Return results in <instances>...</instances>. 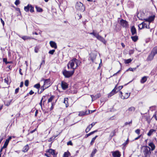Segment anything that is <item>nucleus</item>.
Masks as SVG:
<instances>
[{
    "label": "nucleus",
    "instance_id": "f257e3e1",
    "mask_svg": "<svg viewBox=\"0 0 157 157\" xmlns=\"http://www.w3.org/2000/svg\"><path fill=\"white\" fill-rule=\"evenodd\" d=\"M81 62L76 59L74 58L70 60L68 63L67 66L68 69H72L74 70L80 65Z\"/></svg>",
    "mask_w": 157,
    "mask_h": 157
},
{
    "label": "nucleus",
    "instance_id": "f03ea898",
    "mask_svg": "<svg viewBox=\"0 0 157 157\" xmlns=\"http://www.w3.org/2000/svg\"><path fill=\"white\" fill-rule=\"evenodd\" d=\"M75 8L77 10L81 12H83L85 10L84 6L80 2H77L75 5Z\"/></svg>",
    "mask_w": 157,
    "mask_h": 157
},
{
    "label": "nucleus",
    "instance_id": "7ed1b4c3",
    "mask_svg": "<svg viewBox=\"0 0 157 157\" xmlns=\"http://www.w3.org/2000/svg\"><path fill=\"white\" fill-rule=\"evenodd\" d=\"M142 150H143L144 157H149L151 154L150 147L147 146H144L142 148Z\"/></svg>",
    "mask_w": 157,
    "mask_h": 157
},
{
    "label": "nucleus",
    "instance_id": "20e7f679",
    "mask_svg": "<svg viewBox=\"0 0 157 157\" xmlns=\"http://www.w3.org/2000/svg\"><path fill=\"white\" fill-rule=\"evenodd\" d=\"M74 70H72L71 71H67L66 70H64L63 71V74L65 78H68L71 76L74 73Z\"/></svg>",
    "mask_w": 157,
    "mask_h": 157
},
{
    "label": "nucleus",
    "instance_id": "39448f33",
    "mask_svg": "<svg viewBox=\"0 0 157 157\" xmlns=\"http://www.w3.org/2000/svg\"><path fill=\"white\" fill-rule=\"evenodd\" d=\"M43 80L44 81V84L43 86L45 88V89L48 88L50 86L49 79H44Z\"/></svg>",
    "mask_w": 157,
    "mask_h": 157
},
{
    "label": "nucleus",
    "instance_id": "423d86ee",
    "mask_svg": "<svg viewBox=\"0 0 157 157\" xmlns=\"http://www.w3.org/2000/svg\"><path fill=\"white\" fill-rule=\"evenodd\" d=\"M120 24L123 27L126 28L128 27V22L123 19H122L120 21Z\"/></svg>",
    "mask_w": 157,
    "mask_h": 157
},
{
    "label": "nucleus",
    "instance_id": "0eeeda50",
    "mask_svg": "<svg viewBox=\"0 0 157 157\" xmlns=\"http://www.w3.org/2000/svg\"><path fill=\"white\" fill-rule=\"evenodd\" d=\"M117 85L115 86L114 88L110 92L108 95V97H111L112 95H114L116 93L118 92L117 90Z\"/></svg>",
    "mask_w": 157,
    "mask_h": 157
},
{
    "label": "nucleus",
    "instance_id": "6e6552de",
    "mask_svg": "<svg viewBox=\"0 0 157 157\" xmlns=\"http://www.w3.org/2000/svg\"><path fill=\"white\" fill-rule=\"evenodd\" d=\"M155 17V16H151L148 18L144 19V20L145 21L147 22V23H148V24L150 25V23L154 20Z\"/></svg>",
    "mask_w": 157,
    "mask_h": 157
},
{
    "label": "nucleus",
    "instance_id": "1a4fd4ad",
    "mask_svg": "<svg viewBox=\"0 0 157 157\" xmlns=\"http://www.w3.org/2000/svg\"><path fill=\"white\" fill-rule=\"evenodd\" d=\"M96 37L97 38L98 40L99 41L102 42L104 44H105L106 43V41L103 37H102L101 36H100L99 34V33H98Z\"/></svg>",
    "mask_w": 157,
    "mask_h": 157
},
{
    "label": "nucleus",
    "instance_id": "9d476101",
    "mask_svg": "<svg viewBox=\"0 0 157 157\" xmlns=\"http://www.w3.org/2000/svg\"><path fill=\"white\" fill-rule=\"evenodd\" d=\"M155 56V55L151 52V53L147 58V61H151L153 59Z\"/></svg>",
    "mask_w": 157,
    "mask_h": 157
},
{
    "label": "nucleus",
    "instance_id": "9b49d317",
    "mask_svg": "<svg viewBox=\"0 0 157 157\" xmlns=\"http://www.w3.org/2000/svg\"><path fill=\"white\" fill-rule=\"evenodd\" d=\"M112 153L113 157H120L121 156V153L118 151H112Z\"/></svg>",
    "mask_w": 157,
    "mask_h": 157
},
{
    "label": "nucleus",
    "instance_id": "f8f14e48",
    "mask_svg": "<svg viewBox=\"0 0 157 157\" xmlns=\"http://www.w3.org/2000/svg\"><path fill=\"white\" fill-rule=\"evenodd\" d=\"M61 86L63 89L64 90L66 89L68 87L67 83L64 81L62 82Z\"/></svg>",
    "mask_w": 157,
    "mask_h": 157
},
{
    "label": "nucleus",
    "instance_id": "ddd939ff",
    "mask_svg": "<svg viewBox=\"0 0 157 157\" xmlns=\"http://www.w3.org/2000/svg\"><path fill=\"white\" fill-rule=\"evenodd\" d=\"M101 96L100 94H98L94 96L93 95H91L90 96L92 98V101H93V100H95L98 98H100Z\"/></svg>",
    "mask_w": 157,
    "mask_h": 157
},
{
    "label": "nucleus",
    "instance_id": "4468645a",
    "mask_svg": "<svg viewBox=\"0 0 157 157\" xmlns=\"http://www.w3.org/2000/svg\"><path fill=\"white\" fill-rule=\"evenodd\" d=\"M50 46L53 48L56 49L57 48V46L56 43L53 41H50L49 43Z\"/></svg>",
    "mask_w": 157,
    "mask_h": 157
},
{
    "label": "nucleus",
    "instance_id": "2eb2a0df",
    "mask_svg": "<svg viewBox=\"0 0 157 157\" xmlns=\"http://www.w3.org/2000/svg\"><path fill=\"white\" fill-rule=\"evenodd\" d=\"M130 93H126L124 96H123L122 95L121 96V98L123 99H127L130 96Z\"/></svg>",
    "mask_w": 157,
    "mask_h": 157
},
{
    "label": "nucleus",
    "instance_id": "dca6fc26",
    "mask_svg": "<svg viewBox=\"0 0 157 157\" xmlns=\"http://www.w3.org/2000/svg\"><path fill=\"white\" fill-rule=\"evenodd\" d=\"M143 26L144 28H146L147 29H149L150 28L149 25L148 24V23H147L146 21H145L144 22H143L142 23Z\"/></svg>",
    "mask_w": 157,
    "mask_h": 157
},
{
    "label": "nucleus",
    "instance_id": "f3484780",
    "mask_svg": "<svg viewBox=\"0 0 157 157\" xmlns=\"http://www.w3.org/2000/svg\"><path fill=\"white\" fill-rule=\"evenodd\" d=\"M131 32L132 35H134L136 34V31L134 26H132L131 28Z\"/></svg>",
    "mask_w": 157,
    "mask_h": 157
},
{
    "label": "nucleus",
    "instance_id": "a211bd4d",
    "mask_svg": "<svg viewBox=\"0 0 157 157\" xmlns=\"http://www.w3.org/2000/svg\"><path fill=\"white\" fill-rule=\"evenodd\" d=\"M90 110L86 111L85 112H81L79 113L78 115L79 116H82L86 115L90 113Z\"/></svg>",
    "mask_w": 157,
    "mask_h": 157
},
{
    "label": "nucleus",
    "instance_id": "6ab92c4d",
    "mask_svg": "<svg viewBox=\"0 0 157 157\" xmlns=\"http://www.w3.org/2000/svg\"><path fill=\"white\" fill-rule=\"evenodd\" d=\"M48 152L51 154L52 155H53V156H56V155L55 153V150L53 149H50L48 150Z\"/></svg>",
    "mask_w": 157,
    "mask_h": 157
},
{
    "label": "nucleus",
    "instance_id": "aec40b11",
    "mask_svg": "<svg viewBox=\"0 0 157 157\" xmlns=\"http://www.w3.org/2000/svg\"><path fill=\"white\" fill-rule=\"evenodd\" d=\"M149 146H150L151 147V151L154 150L155 148V146L153 142H151L148 144Z\"/></svg>",
    "mask_w": 157,
    "mask_h": 157
},
{
    "label": "nucleus",
    "instance_id": "412c9836",
    "mask_svg": "<svg viewBox=\"0 0 157 157\" xmlns=\"http://www.w3.org/2000/svg\"><path fill=\"white\" fill-rule=\"evenodd\" d=\"M147 80V77L146 76H144L142 77L140 80V82L141 83H144Z\"/></svg>",
    "mask_w": 157,
    "mask_h": 157
},
{
    "label": "nucleus",
    "instance_id": "4be33fe9",
    "mask_svg": "<svg viewBox=\"0 0 157 157\" xmlns=\"http://www.w3.org/2000/svg\"><path fill=\"white\" fill-rule=\"evenodd\" d=\"M20 37L24 40H30L31 39V38L30 37L27 36H20Z\"/></svg>",
    "mask_w": 157,
    "mask_h": 157
},
{
    "label": "nucleus",
    "instance_id": "5701e85b",
    "mask_svg": "<svg viewBox=\"0 0 157 157\" xmlns=\"http://www.w3.org/2000/svg\"><path fill=\"white\" fill-rule=\"evenodd\" d=\"M151 52L155 55L157 54V46L154 47Z\"/></svg>",
    "mask_w": 157,
    "mask_h": 157
},
{
    "label": "nucleus",
    "instance_id": "b1692460",
    "mask_svg": "<svg viewBox=\"0 0 157 157\" xmlns=\"http://www.w3.org/2000/svg\"><path fill=\"white\" fill-rule=\"evenodd\" d=\"M68 99L67 98H65L63 102V103L65 104L66 107H67L69 105V104L68 103Z\"/></svg>",
    "mask_w": 157,
    "mask_h": 157
},
{
    "label": "nucleus",
    "instance_id": "393cba45",
    "mask_svg": "<svg viewBox=\"0 0 157 157\" xmlns=\"http://www.w3.org/2000/svg\"><path fill=\"white\" fill-rule=\"evenodd\" d=\"M155 132V130L153 129H151L148 133L147 135L148 136H151L153 133V132Z\"/></svg>",
    "mask_w": 157,
    "mask_h": 157
},
{
    "label": "nucleus",
    "instance_id": "a878e982",
    "mask_svg": "<svg viewBox=\"0 0 157 157\" xmlns=\"http://www.w3.org/2000/svg\"><path fill=\"white\" fill-rule=\"evenodd\" d=\"M30 4H28L27 6L24 7V10L26 12L29 11Z\"/></svg>",
    "mask_w": 157,
    "mask_h": 157
},
{
    "label": "nucleus",
    "instance_id": "bb28decb",
    "mask_svg": "<svg viewBox=\"0 0 157 157\" xmlns=\"http://www.w3.org/2000/svg\"><path fill=\"white\" fill-rule=\"evenodd\" d=\"M29 149V147L28 145H25L23 148V151L25 152H27Z\"/></svg>",
    "mask_w": 157,
    "mask_h": 157
},
{
    "label": "nucleus",
    "instance_id": "cd10ccee",
    "mask_svg": "<svg viewBox=\"0 0 157 157\" xmlns=\"http://www.w3.org/2000/svg\"><path fill=\"white\" fill-rule=\"evenodd\" d=\"M97 132V130H95V131H94L93 132H90V133L88 134H86V135L85 136L86 138L87 137L89 136L94 134L95 132Z\"/></svg>",
    "mask_w": 157,
    "mask_h": 157
},
{
    "label": "nucleus",
    "instance_id": "c85d7f7f",
    "mask_svg": "<svg viewBox=\"0 0 157 157\" xmlns=\"http://www.w3.org/2000/svg\"><path fill=\"white\" fill-rule=\"evenodd\" d=\"M97 152V150L96 149H94L91 154L90 157H93Z\"/></svg>",
    "mask_w": 157,
    "mask_h": 157
},
{
    "label": "nucleus",
    "instance_id": "c756f323",
    "mask_svg": "<svg viewBox=\"0 0 157 157\" xmlns=\"http://www.w3.org/2000/svg\"><path fill=\"white\" fill-rule=\"evenodd\" d=\"M131 38L134 42H136L138 40V37L136 36H132Z\"/></svg>",
    "mask_w": 157,
    "mask_h": 157
},
{
    "label": "nucleus",
    "instance_id": "7c9ffc66",
    "mask_svg": "<svg viewBox=\"0 0 157 157\" xmlns=\"http://www.w3.org/2000/svg\"><path fill=\"white\" fill-rule=\"evenodd\" d=\"M98 136H96L94 137L92 139V140L90 143V145H93V143H94V141L98 137Z\"/></svg>",
    "mask_w": 157,
    "mask_h": 157
},
{
    "label": "nucleus",
    "instance_id": "2f4dec72",
    "mask_svg": "<svg viewBox=\"0 0 157 157\" xmlns=\"http://www.w3.org/2000/svg\"><path fill=\"white\" fill-rule=\"evenodd\" d=\"M135 109V108L133 106H132L129 108L128 109V111L129 112H132L133 111H134Z\"/></svg>",
    "mask_w": 157,
    "mask_h": 157
},
{
    "label": "nucleus",
    "instance_id": "473e14b6",
    "mask_svg": "<svg viewBox=\"0 0 157 157\" xmlns=\"http://www.w3.org/2000/svg\"><path fill=\"white\" fill-rule=\"evenodd\" d=\"M70 155V153L69 152H64L63 157H68Z\"/></svg>",
    "mask_w": 157,
    "mask_h": 157
},
{
    "label": "nucleus",
    "instance_id": "72a5a7b5",
    "mask_svg": "<svg viewBox=\"0 0 157 157\" xmlns=\"http://www.w3.org/2000/svg\"><path fill=\"white\" fill-rule=\"evenodd\" d=\"M9 142L8 141V140H6L5 142L4 145L3 146V148H6V147L8 145Z\"/></svg>",
    "mask_w": 157,
    "mask_h": 157
},
{
    "label": "nucleus",
    "instance_id": "f704fd0d",
    "mask_svg": "<svg viewBox=\"0 0 157 157\" xmlns=\"http://www.w3.org/2000/svg\"><path fill=\"white\" fill-rule=\"evenodd\" d=\"M36 8L37 11L38 12H41L43 11L42 9L39 7L36 6Z\"/></svg>",
    "mask_w": 157,
    "mask_h": 157
},
{
    "label": "nucleus",
    "instance_id": "c9c22d12",
    "mask_svg": "<svg viewBox=\"0 0 157 157\" xmlns=\"http://www.w3.org/2000/svg\"><path fill=\"white\" fill-rule=\"evenodd\" d=\"M132 60V59H127L124 60V63H125L128 64L130 63Z\"/></svg>",
    "mask_w": 157,
    "mask_h": 157
},
{
    "label": "nucleus",
    "instance_id": "e433bc0d",
    "mask_svg": "<svg viewBox=\"0 0 157 157\" xmlns=\"http://www.w3.org/2000/svg\"><path fill=\"white\" fill-rule=\"evenodd\" d=\"M40 89L41 90L40 91H39V90H38V93L39 94H40L42 93L45 89V88L42 86L41 87Z\"/></svg>",
    "mask_w": 157,
    "mask_h": 157
},
{
    "label": "nucleus",
    "instance_id": "4c0bfd02",
    "mask_svg": "<svg viewBox=\"0 0 157 157\" xmlns=\"http://www.w3.org/2000/svg\"><path fill=\"white\" fill-rule=\"evenodd\" d=\"M89 34L91 35H93L95 37L98 34V33H95L94 32V31L93 30V32L89 33Z\"/></svg>",
    "mask_w": 157,
    "mask_h": 157
},
{
    "label": "nucleus",
    "instance_id": "58836bf2",
    "mask_svg": "<svg viewBox=\"0 0 157 157\" xmlns=\"http://www.w3.org/2000/svg\"><path fill=\"white\" fill-rule=\"evenodd\" d=\"M54 98V96H51L50 98L48 99V103H49V102H52V100Z\"/></svg>",
    "mask_w": 157,
    "mask_h": 157
},
{
    "label": "nucleus",
    "instance_id": "ea45409f",
    "mask_svg": "<svg viewBox=\"0 0 157 157\" xmlns=\"http://www.w3.org/2000/svg\"><path fill=\"white\" fill-rule=\"evenodd\" d=\"M34 87L35 88H36V89H38L40 87V85L39 83H37V84L35 85L34 86Z\"/></svg>",
    "mask_w": 157,
    "mask_h": 157
},
{
    "label": "nucleus",
    "instance_id": "a19ab883",
    "mask_svg": "<svg viewBox=\"0 0 157 157\" xmlns=\"http://www.w3.org/2000/svg\"><path fill=\"white\" fill-rule=\"evenodd\" d=\"M29 11L31 13L33 12L34 11V8L31 5L30 6Z\"/></svg>",
    "mask_w": 157,
    "mask_h": 157
},
{
    "label": "nucleus",
    "instance_id": "79ce46f5",
    "mask_svg": "<svg viewBox=\"0 0 157 157\" xmlns=\"http://www.w3.org/2000/svg\"><path fill=\"white\" fill-rule=\"evenodd\" d=\"M45 97V96H43L42 98V99H41V101H40V103H39V104L41 106V108L42 109V101L43 100V99H44V98Z\"/></svg>",
    "mask_w": 157,
    "mask_h": 157
},
{
    "label": "nucleus",
    "instance_id": "37998d69",
    "mask_svg": "<svg viewBox=\"0 0 157 157\" xmlns=\"http://www.w3.org/2000/svg\"><path fill=\"white\" fill-rule=\"evenodd\" d=\"M29 81L28 80H26L25 82V85L26 86H28L29 85Z\"/></svg>",
    "mask_w": 157,
    "mask_h": 157
},
{
    "label": "nucleus",
    "instance_id": "c03bdc74",
    "mask_svg": "<svg viewBox=\"0 0 157 157\" xmlns=\"http://www.w3.org/2000/svg\"><path fill=\"white\" fill-rule=\"evenodd\" d=\"M20 3V1L19 0H16L15 2V4L16 6L19 5Z\"/></svg>",
    "mask_w": 157,
    "mask_h": 157
},
{
    "label": "nucleus",
    "instance_id": "a18cd8bd",
    "mask_svg": "<svg viewBox=\"0 0 157 157\" xmlns=\"http://www.w3.org/2000/svg\"><path fill=\"white\" fill-rule=\"evenodd\" d=\"M3 62H5L6 64L9 63V62L7 61V59L6 58H3Z\"/></svg>",
    "mask_w": 157,
    "mask_h": 157
},
{
    "label": "nucleus",
    "instance_id": "49530a36",
    "mask_svg": "<svg viewBox=\"0 0 157 157\" xmlns=\"http://www.w3.org/2000/svg\"><path fill=\"white\" fill-rule=\"evenodd\" d=\"M55 52V50H54V49L52 50H50L49 52V53L51 54H52V55H53Z\"/></svg>",
    "mask_w": 157,
    "mask_h": 157
},
{
    "label": "nucleus",
    "instance_id": "de8ad7c7",
    "mask_svg": "<svg viewBox=\"0 0 157 157\" xmlns=\"http://www.w3.org/2000/svg\"><path fill=\"white\" fill-rule=\"evenodd\" d=\"M136 68L137 67L132 68L130 67L128 69V70L133 71H135L136 69Z\"/></svg>",
    "mask_w": 157,
    "mask_h": 157
},
{
    "label": "nucleus",
    "instance_id": "09e8293b",
    "mask_svg": "<svg viewBox=\"0 0 157 157\" xmlns=\"http://www.w3.org/2000/svg\"><path fill=\"white\" fill-rule=\"evenodd\" d=\"M143 26H143L142 23H141V24H140L139 25L138 27H139V29H142L144 28V27H143Z\"/></svg>",
    "mask_w": 157,
    "mask_h": 157
},
{
    "label": "nucleus",
    "instance_id": "8fccbe9b",
    "mask_svg": "<svg viewBox=\"0 0 157 157\" xmlns=\"http://www.w3.org/2000/svg\"><path fill=\"white\" fill-rule=\"evenodd\" d=\"M115 131H113L110 134V136H111L112 137L114 136L115 135Z\"/></svg>",
    "mask_w": 157,
    "mask_h": 157
},
{
    "label": "nucleus",
    "instance_id": "3c124183",
    "mask_svg": "<svg viewBox=\"0 0 157 157\" xmlns=\"http://www.w3.org/2000/svg\"><path fill=\"white\" fill-rule=\"evenodd\" d=\"M135 132L138 134H139L140 132V129H137L135 130Z\"/></svg>",
    "mask_w": 157,
    "mask_h": 157
},
{
    "label": "nucleus",
    "instance_id": "603ef678",
    "mask_svg": "<svg viewBox=\"0 0 157 157\" xmlns=\"http://www.w3.org/2000/svg\"><path fill=\"white\" fill-rule=\"evenodd\" d=\"M123 86H119V87H117V90L118 91H119V90H121L122 88H123Z\"/></svg>",
    "mask_w": 157,
    "mask_h": 157
},
{
    "label": "nucleus",
    "instance_id": "864d4df0",
    "mask_svg": "<svg viewBox=\"0 0 157 157\" xmlns=\"http://www.w3.org/2000/svg\"><path fill=\"white\" fill-rule=\"evenodd\" d=\"M54 105H55V104H54V102H53V103L52 102V105H51V107L50 108V110H52L53 109V108H54Z\"/></svg>",
    "mask_w": 157,
    "mask_h": 157
},
{
    "label": "nucleus",
    "instance_id": "5fc2aeb1",
    "mask_svg": "<svg viewBox=\"0 0 157 157\" xmlns=\"http://www.w3.org/2000/svg\"><path fill=\"white\" fill-rule=\"evenodd\" d=\"M67 145H72L73 144H72V142L71 141H70L67 142Z\"/></svg>",
    "mask_w": 157,
    "mask_h": 157
},
{
    "label": "nucleus",
    "instance_id": "6e6d98bb",
    "mask_svg": "<svg viewBox=\"0 0 157 157\" xmlns=\"http://www.w3.org/2000/svg\"><path fill=\"white\" fill-rule=\"evenodd\" d=\"M19 88L18 87L16 88L15 90V94H17V93H18L19 91Z\"/></svg>",
    "mask_w": 157,
    "mask_h": 157
},
{
    "label": "nucleus",
    "instance_id": "4d7b16f0",
    "mask_svg": "<svg viewBox=\"0 0 157 157\" xmlns=\"http://www.w3.org/2000/svg\"><path fill=\"white\" fill-rule=\"evenodd\" d=\"M156 113L155 112L153 116V117H154L155 119L157 121V116H156Z\"/></svg>",
    "mask_w": 157,
    "mask_h": 157
},
{
    "label": "nucleus",
    "instance_id": "13d9d810",
    "mask_svg": "<svg viewBox=\"0 0 157 157\" xmlns=\"http://www.w3.org/2000/svg\"><path fill=\"white\" fill-rule=\"evenodd\" d=\"M132 120H131L128 123L127 122H126L125 123L124 125H127L128 124H131L132 123Z\"/></svg>",
    "mask_w": 157,
    "mask_h": 157
},
{
    "label": "nucleus",
    "instance_id": "bf43d9fd",
    "mask_svg": "<svg viewBox=\"0 0 157 157\" xmlns=\"http://www.w3.org/2000/svg\"><path fill=\"white\" fill-rule=\"evenodd\" d=\"M0 20L1 21V22L3 25V26H4V25H5V23H4V21L2 20V18H0Z\"/></svg>",
    "mask_w": 157,
    "mask_h": 157
},
{
    "label": "nucleus",
    "instance_id": "052dcab7",
    "mask_svg": "<svg viewBox=\"0 0 157 157\" xmlns=\"http://www.w3.org/2000/svg\"><path fill=\"white\" fill-rule=\"evenodd\" d=\"M4 82L7 84L8 83V78H6L4 79Z\"/></svg>",
    "mask_w": 157,
    "mask_h": 157
},
{
    "label": "nucleus",
    "instance_id": "680f3d73",
    "mask_svg": "<svg viewBox=\"0 0 157 157\" xmlns=\"http://www.w3.org/2000/svg\"><path fill=\"white\" fill-rule=\"evenodd\" d=\"M97 123L96 122H93L90 125L91 127H93Z\"/></svg>",
    "mask_w": 157,
    "mask_h": 157
},
{
    "label": "nucleus",
    "instance_id": "e2e57ef3",
    "mask_svg": "<svg viewBox=\"0 0 157 157\" xmlns=\"http://www.w3.org/2000/svg\"><path fill=\"white\" fill-rule=\"evenodd\" d=\"M134 53V51L133 50H130L129 51L130 54H132Z\"/></svg>",
    "mask_w": 157,
    "mask_h": 157
},
{
    "label": "nucleus",
    "instance_id": "0e129e2a",
    "mask_svg": "<svg viewBox=\"0 0 157 157\" xmlns=\"http://www.w3.org/2000/svg\"><path fill=\"white\" fill-rule=\"evenodd\" d=\"M90 130V128H87L85 130V132L86 133H87Z\"/></svg>",
    "mask_w": 157,
    "mask_h": 157
},
{
    "label": "nucleus",
    "instance_id": "69168bd1",
    "mask_svg": "<svg viewBox=\"0 0 157 157\" xmlns=\"http://www.w3.org/2000/svg\"><path fill=\"white\" fill-rule=\"evenodd\" d=\"M90 130V128H87L85 130V132L86 133H87Z\"/></svg>",
    "mask_w": 157,
    "mask_h": 157
},
{
    "label": "nucleus",
    "instance_id": "338daca9",
    "mask_svg": "<svg viewBox=\"0 0 157 157\" xmlns=\"http://www.w3.org/2000/svg\"><path fill=\"white\" fill-rule=\"evenodd\" d=\"M141 135H139L135 139V140H136L139 139L141 137Z\"/></svg>",
    "mask_w": 157,
    "mask_h": 157
},
{
    "label": "nucleus",
    "instance_id": "774afa93",
    "mask_svg": "<svg viewBox=\"0 0 157 157\" xmlns=\"http://www.w3.org/2000/svg\"><path fill=\"white\" fill-rule=\"evenodd\" d=\"M34 92L32 90H31L30 91L29 93V94L30 95H32L33 94H34Z\"/></svg>",
    "mask_w": 157,
    "mask_h": 157
}]
</instances>
